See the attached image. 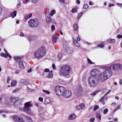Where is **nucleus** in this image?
Returning <instances> with one entry per match:
<instances>
[{
    "mask_svg": "<svg viewBox=\"0 0 122 122\" xmlns=\"http://www.w3.org/2000/svg\"><path fill=\"white\" fill-rule=\"evenodd\" d=\"M18 3L16 5V7L17 8H19L21 5V3L20 2V1L19 0H18Z\"/></svg>",
    "mask_w": 122,
    "mask_h": 122,
    "instance_id": "a19ab883",
    "label": "nucleus"
},
{
    "mask_svg": "<svg viewBox=\"0 0 122 122\" xmlns=\"http://www.w3.org/2000/svg\"><path fill=\"white\" fill-rule=\"evenodd\" d=\"M56 12L55 10H53L51 11L50 15L51 16H52Z\"/></svg>",
    "mask_w": 122,
    "mask_h": 122,
    "instance_id": "c9c22d12",
    "label": "nucleus"
},
{
    "mask_svg": "<svg viewBox=\"0 0 122 122\" xmlns=\"http://www.w3.org/2000/svg\"><path fill=\"white\" fill-rule=\"evenodd\" d=\"M27 89L29 92H32L34 91V90L33 89H32L28 87H27Z\"/></svg>",
    "mask_w": 122,
    "mask_h": 122,
    "instance_id": "c03bdc74",
    "label": "nucleus"
},
{
    "mask_svg": "<svg viewBox=\"0 0 122 122\" xmlns=\"http://www.w3.org/2000/svg\"><path fill=\"white\" fill-rule=\"evenodd\" d=\"M108 110L107 109H106L104 110L103 112V113L104 114H106L108 111Z\"/></svg>",
    "mask_w": 122,
    "mask_h": 122,
    "instance_id": "a18cd8bd",
    "label": "nucleus"
},
{
    "mask_svg": "<svg viewBox=\"0 0 122 122\" xmlns=\"http://www.w3.org/2000/svg\"><path fill=\"white\" fill-rule=\"evenodd\" d=\"M103 68L105 70L102 72L105 76V77L107 79L112 75V70L111 68H109V67L107 66H104Z\"/></svg>",
    "mask_w": 122,
    "mask_h": 122,
    "instance_id": "20e7f679",
    "label": "nucleus"
},
{
    "mask_svg": "<svg viewBox=\"0 0 122 122\" xmlns=\"http://www.w3.org/2000/svg\"><path fill=\"white\" fill-rule=\"evenodd\" d=\"M20 82L25 85H27L29 84L27 80L23 79L20 80Z\"/></svg>",
    "mask_w": 122,
    "mask_h": 122,
    "instance_id": "5701e85b",
    "label": "nucleus"
},
{
    "mask_svg": "<svg viewBox=\"0 0 122 122\" xmlns=\"http://www.w3.org/2000/svg\"><path fill=\"white\" fill-rule=\"evenodd\" d=\"M104 42H102L100 44L98 45L97 46L98 47H100L101 48H103L104 46Z\"/></svg>",
    "mask_w": 122,
    "mask_h": 122,
    "instance_id": "c756f323",
    "label": "nucleus"
},
{
    "mask_svg": "<svg viewBox=\"0 0 122 122\" xmlns=\"http://www.w3.org/2000/svg\"><path fill=\"white\" fill-rule=\"evenodd\" d=\"M121 107V106L120 105H119V106H118L115 109V110L117 111V110L119 109Z\"/></svg>",
    "mask_w": 122,
    "mask_h": 122,
    "instance_id": "5fc2aeb1",
    "label": "nucleus"
},
{
    "mask_svg": "<svg viewBox=\"0 0 122 122\" xmlns=\"http://www.w3.org/2000/svg\"><path fill=\"white\" fill-rule=\"evenodd\" d=\"M88 82L90 86L93 88L96 87L98 84L97 78L94 76H90L89 78Z\"/></svg>",
    "mask_w": 122,
    "mask_h": 122,
    "instance_id": "f03ea898",
    "label": "nucleus"
},
{
    "mask_svg": "<svg viewBox=\"0 0 122 122\" xmlns=\"http://www.w3.org/2000/svg\"><path fill=\"white\" fill-rule=\"evenodd\" d=\"M76 92L77 95L78 96H80L82 93V90L81 87H79L76 89Z\"/></svg>",
    "mask_w": 122,
    "mask_h": 122,
    "instance_id": "ddd939ff",
    "label": "nucleus"
},
{
    "mask_svg": "<svg viewBox=\"0 0 122 122\" xmlns=\"http://www.w3.org/2000/svg\"><path fill=\"white\" fill-rule=\"evenodd\" d=\"M60 90L61 92H62V94L63 93L65 92V88L62 86H59Z\"/></svg>",
    "mask_w": 122,
    "mask_h": 122,
    "instance_id": "b1692460",
    "label": "nucleus"
},
{
    "mask_svg": "<svg viewBox=\"0 0 122 122\" xmlns=\"http://www.w3.org/2000/svg\"><path fill=\"white\" fill-rule=\"evenodd\" d=\"M55 92L56 94L58 95H60L62 94V92H61L60 90L59 86H57L55 87Z\"/></svg>",
    "mask_w": 122,
    "mask_h": 122,
    "instance_id": "f8f14e48",
    "label": "nucleus"
},
{
    "mask_svg": "<svg viewBox=\"0 0 122 122\" xmlns=\"http://www.w3.org/2000/svg\"><path fill=\"white\" fill-rule=\"evenodd\" d=\"M51 102L50 99L49 98H46L45 100V103L46 104H47Z\"/></svg>",
    "mask_w": 122,
    "mask_h": 122,
    "instance_id": "bb28decb",
    "label": "nucleus"
},
{
    "mask_svg": "<svg viewBox=\"0 0 122 122\" xmlns=\"http://www.w3.org/2000/svg\"><path fill=\"white\" fill-rule=\"evenodd\" d=\"M25 107L24 109L26 112L30 111V108L32 107V104L30 102H26L24 104Z\"/></svg>",
    "mask_w": 122,
    "mask_h": 122,
    "instance_id": "423d86ee",
    "label": "nucleus"
},
{
    "mask_svg": "<svg viewBox=\"0 0 122 122\" xmlns=\"http://www.w3.org/2000/svg\"><path fill=\"white\" fill-rule=\"evenodd\" d=\"M74 29V30L76 31L77 28V25L76 24H74L73 25Z\"/></svg>",
    "mask_w": 122,
    "mask_h": 122,
    "instance_id": "f704fd0d",
    "label": "nucleus"
},
{
    "mask_svg": "<svg viewBox=\"0 0 122 122\" xmlns=\"http://www.w3.org/2000/svg\"><path fill=\"white\" fill-rule=\"evenodd\" d=\"M16 12L15 11H14L12 13L11 15V16L13 18L14 17L16 16Z\"/></svg>",
    "mask_w": 122,
    "mask_h": 122,
    "instance_id": "2f4dec72",
    "label": "nucleus"
},
{
    "mask_svg": "<svg viewBox=\"0 0 122 122\" xmlns=\"http://www.w3.org/2000/svg\"><path fill=\"white\" fill-rule=\"evenodd\" d=\"M43 114L42 113H39L38 114L39 119L42 120L43 119Z\"/></svg>",
    "mask_w": 122,
    "mask_h": 122,
    "instance_id": "72a5a7b5",
    "label": "nucleus"
},
{
    "mask_svg": "<svg viewBox=\"0 0 122 122\" xmlns=\"http://www.w3.org/2000/svg\"><path fill=\"white\" fill-rule=\"evenodd\" d=\"M96 116L97 118L99 119V120H101V116L100 114L98 113L96 115Z\"/></svg>",
    "mask_w": 122,
    "mask_h": 122,
    "instance_id": "7c9ffc66",
    "label": "nucleus"
},
{
    "mask_svg": "<svg viewBox=\"0 0 122 122\" xmlns=\"http://www.w3.org/2000/svg\"><path fill=\"white\" fill-rule=\"evenodd\" d=\"M76 117V116L74 113H72L68 117V119L69 120H72L74 119Z\"/></svg>",
    "mask_w": 122,
    "mask_h": 122,
    "instance_id": "6ab92c4d",
    "label": "nucleus"
},
{
    "mask_svg": "<svg viewBox=\"0 0 122 122\" xmlns=\"http://www.w3.org/2000/svg\"><path fill=\"white\" fill-rule=\"evenodd\" d=\"M16 83V81H13L11 84V85L12 86H14L15 85Z\"/></svg>",
    "mask_w": 122,
    "mask_h": 122,
    "instance_id": "e433bc0d",
    "label": "nucleus"
},
{
    "mask_svg": "<svg viewBox=\"0 0 122 122\" xmlns=\"http://www.w3.org/2000/svg\"><path fill=\"white\" fill-rule=\"evenodd\" d=\"M99 108V107L98 105H96L94 107L93 109V110L94 111H95L96 110L98 109Z\"/></svg>",
    "mask_w": 122,
    "mask_h": 122,
    "instance_id": "79ce46f5",
    "label": "nucleus"
},
{
    "mask_svg": "<svg viewBox=\"0 0 122 122\" xmlns=\"http://www.w3.org/2000/svg\"><path fill=\"white\" fill-rule=\"evenodd\" d=\"M32 16V14H29L25 15V20H27L29 18L31 17Z\"/></svg>",
    "mask_w": 122,
    "mask_h": 122,
    "instance_id": "cd10ccee",
    "label": "nucleus"
},
{
    "mask_svg": "<svg viewBox=\"0 0 122 122\" xmlns=\"http://www.w3.org/2000/svg\"><path fill=\"white\" fill-rule=\"evenodd\" d=\"M20 36H24V35L23 32H21L20 33Z\"/></svg>",
    "mask_w": 122,
    "mask_h": 122,
    "instance_id": "e2e57ef3",
    "label": "nucleus"
},
{
    "mask_svg": "<svg viewBox=\"0 0 122 122\" xmlns=\"http://www.w3.org/2000/svg\"><path fill=\"white\" fill-rule=\"evenodd\" d=\"M53 76L52 73L51 72H50L49 73V75L48 76L49 78H51Z\"/></svg>",
    "mask_w": 122,
    "mask_h": 122,
    "instance_id": "ea45409f",
    "label": "nucleus"
},
{
    "mask_svg": "<svg viewBox=\"0 0 122 122\" xmlns=\"http://www.w3.org/2000/svg\"><path fill=\"white\" fill-rule=\"evenodd\" d=\"M121 65L119 64H113L111 65L109 67V68H111L112 70H116L118 69H120L121 68Z\"/></svg>",
    "mask_w": 122,
    "mask_h": 122,
    "instance_id": "6e6552de",
    "label": "nucleus"
},
{
    "mask_svg": "<svg viewBox=\"0 0 122 122\" xmlns=\"http://www.w3.org/2000/svg\"><path fill=\"white\" fill-rule=\"evenodd\" d=\"M117 38L118 39H120L122 38V35H119L117 36Z\"/></svg>",
    "mask_w": 122,
    "mask_h": 122,
    "instance_id": "4d7b16f0",
    "label": "nucleus"
},
{
    "mask_svg": "<svg viewBox=\"0 0 122 122\" xmlns=\"http://www.w3.org/2000/svg\"><path fill=\"white\" fill-rule=\"evenodd\" d=\"M13 120L16 122H25L21 117H18L16 116H14L13 118Z\"/></svg>",
    "mask_w": 122,
    "mask_h": 122,
    "instance_id": "9b49d317",
    "label": "nucleus"
},
{
    "mask_svg": "<svg viewBox=\"0 0 122 122\" xmlns=\"http://www.w3.org/2000/svg\"><path fill=\"white\" fill-rule=\"evenodd\" d=\"M115 40L114 39H108L107 40L108 42L112 44L114 43L115 42Z\"/></svg>",
    "mask_w": 122,
    "mask_h": 122,
    "instance_id": "4be33fe9",
    "label": "nucleus"
},
{
    "mask_svg": "<svg viewBox=\"0 0 122 122\" xmlns=\"http://www.w3.org/2000/svg\"><path fill=\"white\" fill-rule=\"evenodd\" d=\"M19 90V89H15L13 91V93H15L16 92H17V91H18Z\"/></svg>",
    "mask_w": 122,
    "mask_h": 122,
    "instance_id": "680f3d73",
    "label": "nucleus"
},
{
    "mask_svg": "<svg viewBox=\"0 0 122 122\" xmlns=\"http://www.w3.org/2000/svg\"><path fill=\"white\" fill-rule=\"evenodd\" d=\"M114 6V4H109V7H111L112 6Z\"/></svg>",
    "mask_w": 122,
    "mask_h": 122,
    "instance_id": "69168bd1",
    "label": "nucleus"
},
{
    "mask_svg": "<svg viewBox=\"0 0 122 122\" xmlns=\"http://www.w3.org/2000/svg\"><path fill=\"white\" fill-rule=\"evenodd\" d=\"M51 29L52 31H53L55 30V26L54 25H52L51 26Z\"/></svg>",
    "mask_w": 122,
    "mask_h": 122,
    "instance_id": "3c124183",
    "label": "nucleus"
},
{
    "mask_svg": "<svg viewBox=\"0 0 122 122\" xmlns=\"http://www.w3.org/2000/svg\"><path fill=\"white\" fill-rule=\"evenodd\" d=\"M71 11L72 13H75L76 12L77 9L76 8H73L72 10Z\"/></svg>",
    "mask_w": 122,
    "mask_h": 122,
    "instance_id": "37998d69",
    "label": "nucleus"
},
{
    "mask_svg": "<svg viewBox=\"0 0 122 122\" xmlns=\"http://www.w3.org/2000/svg\"><path fill=\"white\" fill-rule=\"evenodd\" d=\"M58 36L56 34L54 35L52 37L53 41L55 43L57 40Z\"/></svg>",
    "mask_w": 122,
    "mask_h": 122,
    "instance_id": "412c9836",
    "label": "nucleus"
},
{
    "mask_svg": "<svg viewBox=\"0 0 122 122\" xmlns=\"http://www.w3.org/2000/svg\"><path fill=\"white\" fill-rule=\"evenodd\" d=\"M39 100L41 102H42L43 101V98L42 97H40L39 98Z\"/></svg>",
    "mask_w": 122,
    "mask_h": 122,
    "instance_id": "052dcab7",
    "label": "nucleus"
},
{
    "mask_svg": "<svg viewBox=\"0 0 122 122\" xmlns=\"http://www.w3.org/2000/svg\"><path fill=\"white\" fill-rule=\"evenodd\" d=\"M116 105V103L115 102H114L112 103L111 104V105L112 106H114Z\"/></svg>",
    "mask_w": 122,
    "mask_h": 122,
    "instance_id": "0e129e2a",
    "label": "nucleus"
},
{
    "mask_svg": "<svg viewBox=\"0 0 122 122\" xmlns=\"http://www.w3.org/2000/svg\"><path fill=\"white\" fill-rule=\"evenodd\" d=\"M32 37L31 36H29L28 37V39L29 41H30L32 40Z\"/></svg>",
    "mask_w": 122,
    "mask_h": 122,
    "instance_id": "864d4df0",
    "label": "nucleus"
},
{
    "mask_svg": "<svg viewBox=\"0 0 122 122\" xmlns=\"http://www.w3.org/2000/svg\"><path fill=\"white\" fill-rule=\"evenodd\" d=\"M46 18L47 22L48 24L52 23L53 24L54 22V20H52L49 14H46Z\"/></svg>",
    "mask_w": 122,
    "mask_h": 122,
    "instance_id": "0eeeda50",
    "label": "nucleus"
},
{
    "mask_svg": "<svg viewBox=\"0 0 122 122\" xmlns=\"http://www.w3.org/2000/svg\"><path fill=\"white\" fill-rule=\"evenodd\" d=\"M23 56H20V57L19 56H15L14 57V59L16 60H19L21 59L22 58Z\"/></svg>",
    "mask_w": 122,
    "mask_h": 122,
    "instance_id": "c85d7f7f",
    "label": "nucleus"
},
{
    "mask_svg": "<svg viewBox=\"0 0 122 122\" xmlns=\"http://www.w3.org/2000/svg\"><path fill=\"white\" fill-rule=\"evenodd\" d=\"M88 5L86 4H84V9H86L88 8Z\"/></svg>",
    "mask_w": 122,
    "mask_h": 122,
    "instance_id": "8fccbe9b",
    "label": "nucleus"
},
{
    "mask_svg": "<svg viewBox=\"0 0 122 122\" xmlns=\"http://www.w3.org/2000/svg\"><path fill=\"white\" fill-rule=\"evenodd\" d=\"M84 107V103H81L76 106V108L77 110H80L83 108Z\"/></svg>",
    "mask_w": 122,
    "mask_h": 122,
    "instance_id": "a211bd4d",
    "label": "nucleus"
},
{
    "mask_svg": "<svg viewBox=\"0 0 122 122\" xmlns=\"http://www.w3.org/2000/svg\"><path fill=\"white\" fill-rule=\"evenodd\" d=\"M105 97V96L104 95L103 97L101 98L99 100V102H101V101H104V99Z\"/></svg>",
    "mask_w": 122,
    "mask_h": 122,
    "instance_id": "09e8293b",
    "label": "nucleus"
},
{
    "mask_svg": "<svg viewBox=\"0 0 122 122\" xmlns=\"http://www.w3.org/2000/svg\"><path fill=\"white\" fill-rule=\"evenodd\" d=\"M43 92L48 94H49L50 93V92L49 91L45 90H43Z\"/></svg>",
    "mask_w": 122,
    "mask_h": 122,
    "instance_id": "49530a36",
    "label": "nucleus"
},
{
    "mask_svg": "<svg viewBox=\"0 0 122 122\" xmlns=\"http://www.w3.org/2000/svg\"><path fill=\"white\" fill-rule=\"evenodd\" d=\"M71 95V91L69 90H66L65 91L63 94V96L65 98H68L70 97Z\"/></svg>",
    "mask_w": 122,
    "mask_h": 122,
    "instance_id": "9d476101",
    "label": "nucleus"
},
{
    "mask_svg": "<svg viewBox=\"0 0 122 122\" xmlns=\"http://www.w3.org/2000/svg\"><path fill=\"white\" fill-rule=\"evenodd\" d=\"M99 92V91L98 90H97L91 93V94L92 95L94 96L97 93Z\"/></svg>",
    "mask_w": 122,
    "mask_h": 122,
    "instance_id": "473e14b6",
    "label": "nucleus"
},
{
    "mask_svg": "<svg viewBox=\"0 0 122 122\" xmlns=\"http://www.w3.org/2000/svg\"><path fill=\"white\" fill-rule=\"evenodd\" d=\"M117 4L118 6H119L120 7H122V3L120 4L119 3H117Z\"/></svg>",
    "mask_w": 122,
    "mask_h": 122,
    "instance_id": "13d9d810",
    "label": "nucleus"
},
{
    "mask_svg": "<svg viewBox=\"0 0 122 122\" xmlns=\"http://www.w3.org/2000/svg\"><path fill=\"white\" fill-rule=\"evenodd\" d=\"M18 99V97H12L11 98V101L12 102L14 103V105H15V102H17Z\"/></svg>",
    "mask_w": 122,
    "mask_h": 122,
    "instance_id": "2eb2a0df",
    "label": "nucleus"
},
{
    "mask_svg": "<svg viewBox=\"0 0 122 122\" xmlns=\"http://www.w3.org/2000/svg\"><path fill=\"white\" fill-rule=\"evenodd\" d=\"M95 118L94 117L91 118L90 120V122H93L95 120Z\"/></svg>",
    "mask_w": 122,
    "mask_h": 122,
    "instance_id": "603ef678",
    "label": "nucleus"
},
{
    "mask_svg": "<svg viewBox=\"0 0 122 122\" xmlns=\"http://www.w3.org/2000/svg\"><path fill=\"white\" fill-rule=\"evenodd\" d=\"M62 55L61 54H59L58 56V58L59 60L60 61L62 58Z\"/></svg>",
    "mask_w": 122,
    "mask_h": 122,
    "instance_id": "58836bf2",
    "label": "nucleus"
},
{
    "mask_svg": "<svg viewBox=\"0 0 122 122\" xmlns=\"http://www.w3.org/2000/svg\"><path fill=\"white\" fill-rule=\"evenodd\" d=\"M67 52L68 53H70L73 52V50L72 48H68L66 49Z\"/></svg>",
    "mask_w": 122,
    "mask_h": 122,
    "instance_id": "a878e982",
    "label": "nucleus"
},
{
    "mask_svg": "<svg viewBox=\"0 0 122 122\" xmlns=\"http://www.w3.org/2000/svg\"><path fill=\"white\" fill-rule=\"evenodd\" d=\"M59 1L61 3L64 4L65 2L64 0H59Z\"/></svg>",
    "mask_w": 122,
    "mask_h": 122,
    "instance_id": "bf43d9fd",
    "label": "nucleus"
},
{
    "mask_svg": "<svg viewBox=\"0 0 122 122\" xmlns=\"http://www.w3.org/2000/svg\"><path fill=\"white\" fill-rule=\"evenodd\" d=\"M29 26L31 27H37L39 25V21L36 18L33 19H31L28 21Z\"/></svg>",
    "mask_w": 122,
    "mask_h": 122,
    "instance_id": "39448f33",
    "label": "nucleus"
},
{
    "mask_svg": "<svg viewBox=\"0 0 122 122\" xmlns=\"http://www.w3.org/2000/svg\"><path fill=\"white\" fill-rule=\"evenodd\" d=\"M0 55L1 56H3L5 58H7V56L9 57L10 58L11 57V56L8 53H5V54L1 53Z\"/></svg>",
    "mask_w": 122,
    "mask_h": 122,
    "instance_id": "aec40b11",
    "label": "nucleus"
},
{
    "mask_svg": "<svg viewBox=\"0 0 122 122\" xmlns=\"http://www.w3.org/2000/svg\"><path fill=\"white\" fill-rule=\"evenodd\" d=\"M73 41L74 45L76 47H79L80 45L77 41L76 39L74 38H73Z\"/></svg>",
    "mask_w": 122,
    "mask_h": 122,
    "instance_id": "dca6fc26",
    "label": "nucleus"
},
{
    "mask_svg": "<svg viewBox=\"0 0 122 122\" xmlns=\"http://www.w3.org/2000/svg\"><path fill=\"white\" fill-rule=\"evenodd\" d=\"M87 61L88 63L90 64H94V62H92L90 59H89L88 58H87Z\"/></svg>",
    "mask_w": 122,
    "mask_h": 122,
    "instance_id": "4c0bfd02",
    "label": "nucleus"
},
{
    "mask_svg": "<svg viewBox=\"0 0 122 122\" xmlns=\"http://www.w3.org/2000/svg\"><path fill=\"white\" fill-rule=\"evenodd\" d=\"M98 79L99 81L103 82L106 80L107 79L105 77V76L102 72L99 75Z\"/></svg>",
    "mask_w": 122,
    "mask_h": 122,
    "instance_id": "1a4fd4ad",
    "label": "nucleus"
},
{
    "mask_svg": "<svg viewBox=\"0 0 122 122\" xmlns=\"http://www.w3.org/2000/svg\"><path fill=\"white\" fill-rule=\"evenodd\" d=\"M82 12H80L78 14V18H79L82 15Z\"/></svg>",
    "mask_w": 122,
    "mask_h": 122,
    "instance_id": "de8ad7c7",
    "label": "nucleus"
},
{
    "mask_svg": "<svg viewBox=\"0 0 122 122\" xmlns=\"http://www.w3.org/2000/svg\"><path fill=\"white\" fill-rule=\"evenodd\" d=\"M25 118L29 122H33V121L31 118L25 116Z\"/></svg>",
    "mask_w": 122,
    "mask_h": 122,
    "instance_id": "393cba45",
    "label": "nucleus"
},
{
    "mask_svg": "<svg viewBox=\"0 0 122 122\" xmlns=\"http://www.w3.org/2000/svg\"><path fill=\"white\" fill-rule=\"evenodd\" d=\"M49 71V69L46 68L44 70V72H48Z\"/></svg>",
    "mask_w": 122,
    "mask_h": 122,
    "instance_id": "6e6d98bb",
    "label": "nucleus"
},
{
    "mask_svg": "<svg viewBox=\"0 0 122 122\" xmlns=\"http://www.w3.org/2000/svg\"><path fill=\"white\" fill-rule=\"evenodd\" d=\"M77 40L78 41H80V37L79 36H78V37L77 38Z\"/></svg>",
    "mask_w": 122,
    "mask_h": 122,
    "instance_id": "774afa93",
    "label": "nucleus"
},
{
    "mask_svg": "<svg viewBox=\"0 0 122 122\" xmlns=\"http://www.w3.org/2000/svg\"><path fill=\"white\" fill-rule=\"evenodd\" d=\"M46 50L44 47H42L36 50L34 53L35 56L36 58H40L45 55Z\"/></svg>",
    "mask_w": 122,
    "mask_h": 122,
    "instance_id": "7ed1b4c3",
    "label": "nucleus"
},
{
    "mask_svg": "<svg viewBox=\"0 0 122 122\" xmlns=\"http://www.w3.org/2000/svg\"><path fill=\"white\" fill-rule=\"evenodd\" d=\"M98 71L97 69H94L91 72V76H95L98 74Z\"/></svg>",
    "mask_w": 122,
    "mask_h": 122,
    "instance_id": "4468645a",
    "label": "nucleus"
},
{
    "mask_svg": "<svg viewBox=\"0 0 122 122\" xmlns=\"http://www.w3.org/2000/svg\"><path fill=\"white\" fill-rule=\"evenodd\" d=\"M71 70V68L69 65L63 66L60 70V74L62 76H67L69 75Z\"/></svg>",
    "mask_w": 122,
    "mask_h": 122,
    "instance_id": "f257e3e1",
    "label": "nucleus"
},
{
    "mask_svg": "<svg viewBox=\"0 0 122 122\" xmlns=\"http://www.w3.org/2000/svg\"><path fill=\"white\" fill-rule=\"evenodd\" d=\"M17 61L19 62V65L20 68L21 69H24V66L22 61Z\"/></svg>",
    "mask_w": 122,
    "mask_h": 122,
    "instance_id": "f3484780",
    "label": "nucleus"
},
{
    "mask_svg": "<svg viewBox=\"0 0 122 122\" xmlns=\"http://www.w3.org/2000/svg\"><path fill=\"white\" fill-rule=\"evenodd\" d=\"M52 66L53 67V68L54 69H55L56 68L55 67V65L54 64H53L52 65Z\"/></svg>",
    "mask_w": 122,
    "mask_h": 122,
    "instance_id": "338daca9",
    "label": "nucleus"
}]
</instances>
